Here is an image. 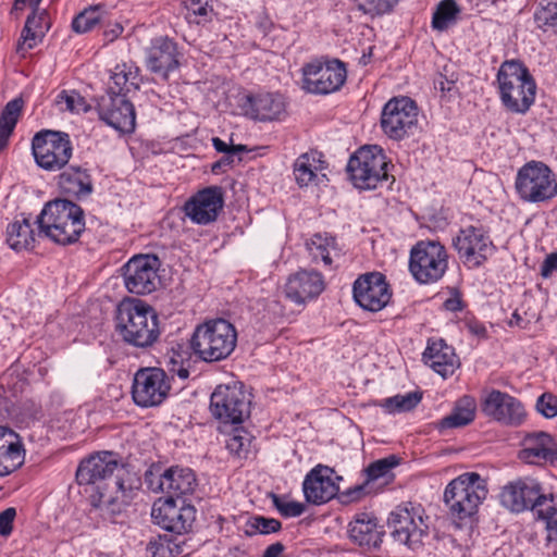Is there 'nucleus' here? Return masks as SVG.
Masks as SVG:
<instances>
[{
	"label": "nucleus",
	"instance_id": "1",
	"mask_svg": "<svg viewBox=\"0 0 557 557\" xmlns=\"http://www.w3.org/2000/svg\"><path fill=\"white\" fill-rule=\"evenodd\" d=\"M123 465L115 454L99 451L84 458L76 470V482L89 488L90 502L104 516L121 513L133 498L132 486H125Z\"/></svg>",
	"mask_w": 557,
	"mask_h": 557
},
{
	"label": "nucleus",
	"instance_id": "2",
	"mask_svg": "<svg viewBox=\"0 0 557 557\" xmlns=\"http://www.w3.org/2000/svg\"><path fill=\"white\" fill-rule=\"evenodd\" d=\"M115 330L128 345L151 347L160 336L156 310L140 299H125L116 308Z\"/></svg>",
	"mask_w": 557,
	"mask_h": 557
},
{
	"label": "nucleus",
	"instance_id": "3",
	"mask_svg": "<svg viewBox=\"0 0 557 557\" xmlns=\"http://www.w3.org/2000/svg\"><path fill=\"white\" fill-rule=\"evenodd\" d=\"M500 102L506 111L524 115L535 102L536 82L519 60L504 61L496 75Z\"/></svg>",
	"mask_w": 557,
	"mask_h": 557
},
{
	"label": "nucleus",
	"instance_id": "4",
	"mask_svg": "<svg viewBox=\"0 0 557 557\" xmlns=\"http://www.w3.org/2000/svg\"><path fill=\"white\" fill-rule=\"evenodd\" d=\"M40 232L61 246L73 245L85 232L84 210L73 201L55 199L48 202L37 216Z\"/></svg>",
	"mask_w": 557,
	"mask_h": 557
},
{
	"label": "nucleus",
	"instance_id": "5",
	"mask_svg": "<svg viewBox=\"0 0 557 557\" xmlns=\"http://www.w3.org/2000/svg\"><path fill=\"white\" fill-rule=\"evenodd\" d=\"M237 343L235 326L225 319H214L199 324L191 336L194 352L206 362L225 360Z\"/></svg>",
	"mask_w": 557,
	"mask_h": 557
},
{
	"label": "nucleus",
	"instance_id": "6",
	"mask_svg": "<svg viewBox=\"0 0 557 557\" xmlns=\"http://www.w3.org/2000/svg\"><path fill=\"white\" fill-rule=\"evenodd\" d=\"M488 493L485 480L476 472H465L451 480L444 491L450 515L465 520L474 516Z\"/></svg>",
	"mask_w": 557,
	"mask_h": 557
},
{
	"label": "nucleus",
	"instance_id": "7",
	"mask_svg": "<svg viewBox=\"0 0 557 557\" xmlns=\"http://www.w3.org/2000/svg\"><path fill=\"white\" fill-rule=\"evenodd\" d=\"M388 528L395 542L416 549L429 535V517L420 504L404 503L389 513Z\"/></svg>",
	"mask_w": 557,
	"mask_h": 557
},
{
	"label": "nucleus",
	"instance_id": "8",
	"mask_svg": "<svg viewBox=\"0 0 557 557\" xmlns=\"http://www.w3.org/2000/svg\"><path fill=\"white\" fill-rule=\"evenodd\" d=\"M388 164L384 151L379 146L362 147L347 164V172L354 186L359 189H375L388 180Z\"/></svg>",
	"mask_w": 557,
	"mask_h": 557
},
{
	"label": "nucleus",
	"instance_id": "9",
	"mask_svg": "<svg viewBox=\"0 0 557 557\" xmlns=\"http://www.w3.org/2000/svg\"><path fill=\"white\" fill-rule=\"evenodd\" d=\"M448 268L445 246L436 240H420L410 250L409 271L421 284L440 281Z\"/></svg>",
	"mask_w": 557,
	"mask_h": 557
},
{
	"label": "nucleus",
	"instance_id": "10",
	"mask_svg": "<svg viewBox=\"0 0 557 557\" xmlns=\"http://www.w3.org/2000/svg\"><path fill=\"white\" fill-rule=\"evenodd\" d=\"M250 394L239 382L218 385L210 397L212 416L223 423H242L250 414Z\"/></svg>",
	"mask_w": 557,
	"mask_h": 557
},
{
	"label": "nucleus",
	"instance_id": "11",
	"mask_svg": "<svg viewBox=\"0 0 557 557\" xmlns=\"http://www.w3.org/2000/svg\"><path fill=\"white\" fill-rule=\"evenodd\" d=\"M516 190L528 202H543L557 195V182L552 170L543 162L531 161L519 169Z\"/></svg>",
	"mask_w": 557,
	"mask_h": 557
},
{
	"label": "nucleus",
	"instance_id": "12",
	"mask_svg": "<svg viewBox=\"0 0 557 557\" xmlns=\"http://www.w3.org/2000/svg\"><path fill=\"white\" fill-rule=\"evenodd\" d=\"M418 126V107L408 97L393 98L387 101L381 114V127L384 134L395 140L413 134Z\"/></svg>",
	"mask_w": 557,
	"mask_h": 557
},
{
	"label": "nucleus",
	"instance_id": "13",
	"mask_svg": "<svg viewBox=\"0 0 557 557\" xmlns=\"http://www.w3.org/2000/svg\"><path fill=\"white\" fill-rule=\"evenodd\" d=\"M459 259L469 269L481 267L495 251L488 232L481 225H469L453 240Z\"/></svg>",
	"mask_w": 557,
	"mask_h": 557
},
{
	"label": "nucleus",
	"instance_id": "14",
	"mask_svg": "<svg viewBox=\"0 0 557 557\" xmlns=\"http://www.w3.org/2000/svg\"><path fill=\"white\" fill-rule=\"evenodd\" d=\"M347 78L344 62L335 59L325 63L315 61L302 67V88L317 95H327L341 89Z\"/></svg>",
	"mask_w": 557,
	"mask_h": 557
},
{
	"label": "nucleus",
	"instance_id": "15",
	"mask_svg": "<svg viewBox=\"0 0 557 557\" xmlns=\"http://www.w3.org/2000/svg\"><path fill=\"white\" fill-rule=\"evenodd\" d=\"M161 261L156 255H137L123 267L126 289L136 295H148L160 285Z\"/></svg>",
	"mask_w": 557,
	"mask_h": 557
},
{
	"label": "nucleus",
	"instance_id": "16",
	"mask_svg": "<svg viewBox=\"0 0 557 557\" xmlns=\"http://www.w3.org/2000/svg\"><path fill=\"white\" fill-rule=\"evenodd\" d=\"M170 389V380L163 369L141 368L134 375L132 396L139 407H156L164 401Z\"/></svg>",
	"mask_w": 557,
	"mask_h": 557
},
{
	"label": "nucleus",
	"instance_id": "17",
	"mask_svg": "<svg viewBox=\"0 0 557 557\" xmlns=\"http://www.w3.org/2000/svg\"><path fill=\"white\" fill-rule=\"evenodd\" d=\"M71 156L69 134L51 129L37 132V166L47 171H59L70 161Z\"/></svg>",
	"mask_w": 557,
	"mask_h": 557
},
{
	"label": "nucleus",
	"instance_id": "18",
	"mask_svg": "<svg viewBox=\"0 0 557 557\" xmlns=\"http://www.w3.org/2000/svg\"><path fill=\"white\" fill-rule=\"evenodd\" d=\"M151 518L162 529L183 534L191 529L196 519V509L193 505L186 504L185 499L168 497L153 504Z\"/></svg>",
	"mask_w": 557,
	"mask_h": 557
},
{
	"label": "nucleus",
	"instance_id": "19",
	"mask_svg": "<svg viewBox=\"0 0 557 557\" xmlns=\"http://www.w3.org/2000/svg\"><path fill=\"white\" fill-rule=\"evenodd\" d=\"M399 463V458L391 455L369 465L364 470V481L342 494L344 502H359L364 496L376 494L394 479L392 469Z\"/></svg>",
	"mask_w": 557,
	"mask_h": 557
},
{
	"label": "nucleus",
	"instance_id": "20",
	"mask_svg": "<svg viewBox=\"0 0 557 557\" xmlns=\"http://www.w3.org/2000/svg\"><path fill=\"white\" fill-rule=\"evenodd\" d=\"M355 301L364 310L377 312L389 302L392 292L385 276L380 272L360 275L354 283Z\"/></svg>",
	"mask_w": 557,
	"mask_h": 557
},
{
	"label": "nucleus",
	"instance_id": "21",
	"mask_svg": "<svg viewBox=\"0 0 557 557\" xmlns=\"http://www.w3.org/2000/svg\"><path fill=\"white\" fill-rule=\"evenodd\" d=\"M224 206L223 190L220 186H208L193 195L183 207L191 222L207 225L214 222Z\"/></svg>",
	"mask_w": 557,
	"mask_h": 557
},
{
	"label": "nucleus",
	"instance_id": "22",
	"mask_svg": "<svg viewBox=\"0 0 557 557\" xmlns=\"http://www.w3.org/2000/svg\"><path fill=\"white\" fill-rule=\"evenodd\" d=\"M97 111L101 121L120 133H132L135 129V108L124 95L101 96Z\"/></svg>",
	"mask_w": 557,
	"mask_h": 557
},
{
	"label": "nucleus",
	"instance_id": "23",
	"mask_svg": "<svg viewBox=\"0 0 557 557\" xmlns=\"http://www.w3.org/2000/svg\"><path fill=\"white\" fill-rule=\"evenodd\" d=\"M541 485L533 480H518L505 485L499 498L504 507L512 512L531 509L534 513L535 504L545 498Z\"/></svg>",
	"mask_w": 557,
	"mask_h": 557
},
{
	"label": "nucleus",
	"instance_id": "24",
	"mask_svg": "<svg viewBox=\"0 0 557 557\" xmlns=\"http://www.w3.org/2000/svg\"><path fill=\"white\" fill-rule=\"evenodd\" d=\"M333 473L332 468L322 465L315 466L307 473L302 482V491L309 504L322 505L337 495L339 487L332 479Z\"/></svg>",
	"mask_w": 557,
	"mask_h": 557
},
{
	"label": "nucleus",
	"instance_id": "25",
	"mask_svg": "<svg viewBox=\"0 0 557 557\" xmlns=\"http://www.w3.org/2000/svg\"><path fill=\"white\" fill-rule=\"evenodd\" d=\"M483 411L494 420L507 425L521 424L525 416L522 404L500 391H493L487 395L483 403Z\"/></svg>",
	"mask_w": 557,
	"mask_h": 557
},
{
	"label": "nucleus",
	"instance_id": "26",
	"mask_svg": "<svg viewBox=\"0 0 557 557\" xmlns=\"http://www.w3.org/2000/svg\"><path fill=\"white\" fill-rule=\"evenodd\" d=\"M324 289V280L317 271L300 270L287 278L284 293L290 301L302 305L317 298Z\"/></svg>",
	"mask_w": 557,
	"mask_h": 557
},
{
	"label": "nucleus",
	"instance_id": "27",
	"mask_svg": "<svg viewBox=\"0 0 557 557\" xmlns=\"http://www.w3.org/2000/svg\"><path fill=\"white\" fill-rule=\"evenodd\" d=\"M519 458L530 465L557 462V448L553 436L542 431L528 433L522 440Z\"/></svg>",
	"mask_w": 557,
	"mask_h": 557
},
{
	"label": "nucleus",
	"instance_id": "28",
	"mask_svg": "<svg viewBox=\"0 0 557 557\" xmlns=\"http://www.w3.org/2000/svg\"><path fill=\"white\" fill-rule=\"evenodd\" d=\"M178 51L176 44L168 37H158L151 41L147 53V66L154 73L161 75L164 79L169 73L176 70L180 65Z\"/></svg>",
	"mask_w": 557,
	"mask_h": 557
},
{
	"label": "nucleus",
	"instance_id": "29",
	"mask_svg": "<svg viewBox=\"0 0 557 557\" xmlns=\"http://www.w3.org/2000/svg\"><path fill=\"white\" fill-rule=\"evenodd\" d=\"M383 534L384 532L377 525V519L367 512L356 515L348 525L349 540L367 552L381 546Z\"/></svg>",
	"mask_w": 557,
	"mask_h": 557
},
{
	"label": "nucleus",
	"instance_id": "30",
	"mask_svg": "<svg viewBox=\"0 0 557 557\" xmlns=\"http://www.w3.org/2000/svg\"><path fill=\"white\" fill-rule=\"evenodd\" d=\"M422 358L426 366L444 379L453 375L460 366L455 349L448 346L444 339L429 341Z\"/></svg>",
	"mask_w": 557,
	"mask_h": 557
},
{
	"label": "nucleus",
	"instance_id": "31",
	"mask_svg": "<svg viewBox=\"0 0 557 557\" xmlns=\"http://www.w3.org/2000/svg\"><path fill=\"white\" fill-rule=\"evenodd\" d=\"M197 486V479L189 468L171 467L163 472L159 480V487L169 497L182 499L185 495L194 493Z\"/></svg>",
	"mask_w": 557,
	"mask_h": 557
},
{
	"label": "nucleus",
	"instance_id": "32",
	"mask_svg": "<svg viewBox=\"0 0 557 557\" xmlns=\"http://www.w3.org/2000/svg\"><path fill=\"white\" fill-rule=\"evenodd\" d=\"M247 114L259 121L278 120L285 112V102L280 94H258L247 96L244 104Z\"/></svg>",
	"mask_w": 557,
	"mask_h": 557
},
{
	"label": "nucleus",
	"instance_id": "33",
	"mask_svg": "<svg viewBox=\"0 0 557 557\" xmlns=\"http://www.w3.org/2000/svg\"><path fill=\"white\" fill-rule=\"evenodd\" d=\"M141 78L138 67L131 64H119L111 75V83L108 86L107 96L127 95L139 89Z\"/></svg>",
	"mask_w": 557,
	"mask_h": 557
},
{
	"label": "nucleus",
	"instance_id": "34",
	"mask_svg": "<svg viewBox=\"0 0 557 557\" xmlns=\"http://www.w3.org/2000/svg\"><path fill=\"white\" fill-rule=\"evenodd\" d=\"M306 248L309 251L312 261L323 262L325 267L332 268L334 261L341 257V250L335 237L326 233L313 234L307 242Z\"/></svg>",
	"mask_w": 557,
	"mask_h": 557
},
{
	"label": "nucleus",
	"instance_id": "35",
	"mask_svg": "<svg viewBox=\"0 0 557 557\" xmlns=\"http://www.w3.org/2000/svg\"><path fill=\"white\" fill-rule=\"evenodd\" d=\"M34 230L30 218L21 214L7 227V243L16 250H33L34 248Z\"/></svg>",
	"mask_w": 557,
	"mask_h": 557
},
{
	"label": "nucleus",
	"instance_id": "36",
	"mask_svg": "<svg viewBox=\"0 0 557 557\" xmlns=\"http://www.w3.org/2000/svg\"><path fill=\"white\" fill-rule=\"evenodd\" d=\"M322 157L321 152L310 150L295 160L294 175L300 187L308 186L317 177V172L325 169Z\"/></svg>",
	"mask_w": 557,
	"mask_h": 557
},
{
	"label": "nucleus",
	"instance_id": "37",
	"mask_svg": "<svg viewBox=\"0 0 557 557\" xmlns=\"http://www.w3.org/2000/svg\"><path fill=\"white\" fill-rule=\"evenodd\" d=\"M60 188L77 198L88 196L92 191L90 175L81 168H69L59 176Z\"/></svg>",
	"mask_w": 557,
	"mask_h": 557
},
{
	"label": "nucleus",
	"instance_id": "38",
	"mask_svg": "<svg viewBox=\"0 0 557 557\" xmlns=\"http://www.w3.org/2000/svg\"><path fill=\"white\" fill-rule=\"evenodd\" d=\"M476 412L475 399L471 396H462L456 403L451 412L444 417L440 423V429H455L470 424Z\"/></svg>",
	"mask_w": 557,
	"mask_h": 557
},
{
	"label": "nucleus",
	"instance_id": "39",
	"mask_svg": "<svg viewBox=\"0 0 557 557\" xmlns=\"http://www.w3.org/2000/svg\"><path fill=\"white\" fill-rule=\"evenodd\" d=\"M23 108V100L15 98L9 101L0 114V151H3L9 144L14 127L18 121Z\"/></svg>",
	"mask_w": 557,
	"mask_h": 557
},
{
	"label": "nucleus",
	"instance_id": "40",
	"mask_svg": "<svg viewBox=\"0 0 557 557\" xmlns=\"http://www.w3.org/2000/svg\"><path fill=\"white\" fill-rule=\"evenodd\" d=\"M534 515L546 523L547 540L557 541V496L549 494L535 504Z\"/></svg>",
	"mask_w": 557,
	"mask_h": 557
},
{
	"label": "nucleus",
	"instance_id": "41",
	"mask_svg": "<svg viewBox=\"0 0 557 557\" xmlns=\"http://www.w3.org/2000/svg\"><path fill=\"white\" fill-rule=\"evenodd\" d=\"M422 399L419 392H410L405 395H395L376 403L387 413L406 412L414 409Z\"/></svg>",
	"mask_w": 557,
	"mask_h": 557
},
{
	"label": "nucleus",
	"instance_id": "42",
	"mask_svg": "<svg viewBox=\"0 0 557 557\" xmlns=\"http://www.w3.org/2000/svg\"><path fill=\"white\" fill-rule=\"evenodd\" d=\"M103 5H91L78 13L72 21V29L77 34L91 30L97 24L103 22Z\"/></svg>",
	"mask_w": 557,
	"mask_h": 557
},
{
	"label": "nucleus",
	"instance_id": "43",
	"mask_svg": "<svg viewBox=\"0 0 557 557\" xmlns=\"http://www.w3.org/2000/svg\"><path fill=\"white\" fill-rule=\"evenodd\" d=\"M460 12L455 0H443L438 3L432 17V27L436 30H445L456 22Z\"/></svg>",
	"mask_w": 557,
	"mask_h": 557
},
{
	"label": "nucleus",
	"instance_id": "44",
	"mask_svg": "<svg viewBox=\"0 0 557 557\" xmlns=\"http://www.w3.org/2000/svg\"><path fill=\"white\" fill-rule=\"evenodd\" d=\"M25 459V450L22 443L14 447L0 448V476H5L18 469Z\"/></svg>",
	"mask_w": 557,
	"mask_h": 557
},
{
	"label": "nucleus",
	"instance_id": "45",
	"mask_svg": "<svg viewBox=\"0 0 557 557\" xmlns=\"http://www.w3.org/2000/svg\"><path fill=\"white\" fill-rule=\"evenodd\" d=\"M534 20L543 32L557 35V2L541 5L534 13Z\"/></svg>",
	"mask_w": 557,
	"mask_h": 557
},
{
	"label": "nucleus",
	"instance_id": "46",
	"mask_svg": "<svg viewBox=\"0 0 557 557\" xmlns=\"http://www.w3.org/2000/svg\"><path fill=\"white\" fill-rule=\"evenodd\" d=\"M57 103L60 106L61 110H66L72 113L88 112L90 110V106L87 104L85 98L74 90L61 91L57 97Z\"/></svg>",
	"mask_w": 557,
	"mask_h": 557
},
{
	"label": "nucleus",
	"instance_id": "47",
	"mask_svg": "<svg viewBox=\"0 0 557 557\" xmlns=\"http://www.w3.org/2000/svg\"><path fill=\"white\" fill-rule=\"evenodd\" d=\"M182 2L187 11L189 22L200 24L208 21L212 13V7L209 5L208 0H182Z\"/></svg>",
	"mask_w": 557,
	"mask_h": 557
},
{
	"label": "nucleus",
	"instance_id": "48",
	"mask_svg": "<svg viewBox=\"0 0 557 557\" xmlns=\"http://www.w3.org/2000/svg\"><path fill=\"white\" fill-rule=\"evenodd\" d=\"M354 2L364 14L377 16L391 12L398 0H354Z\"/></svg>",
	"mask_w": 557,
	"mask_h": 557
},
{
	"label": "nucleus",
	"instance_id": "49",
	"mask_svg": "<svg viewBox=\"0 0 557 557\" xmlns=\"http://www.w3.org/2000/svg\"><path fill=\"white\" fill-rule=\"evenodd\" d=\"M177 350L172 348L171 351L166 354L165 359L168 366H171L169 369L170 372L185 380L189 375L188 369L183 366L187 351L184 350L182 345H177Z\"/></svg>",
	"mask_w": 557,
	"mask_h": 557
},
{
	"label": "nucleus",
	"instance_id": "50",
	"mask_svg": "<svg viewBox=\"0 0 557 557\" xmlns=\"http://www.w3.org/2000/svg\"><path fill=\"white\" fill-rule=\"evenodd\" d=\"M273 506L285 518L299 517L305 511V505L298 502L284 500L276 494H272Z\"/></svg>",
	"mask_w": 557,
	"mask_h": 557
},
{
	"label": "nucleus",
	"instance_id": "51",
	"mask_svg": "<svg viewBox=\"0 0 557 557\" xmlns=\"http://www.w3.org/2000/svg\"><path fill=\"white\" fill-rule=\"evenodd\" d=\"M35 20V7H33L30 14L27 16L25 26L21 34V40L17 42L16 51L22 55L25 54L29 49L34 47L33 41L35 40V32L32 25Z\"/></svg>",
	"mask_w": 557,
	"mask_h": 557
},
{
	"label": "nucleus",
	"instance_id": "52",
	"mask_svg": "<svg viewBox=\"0 0 557 557\" xmlns=\"http://www.w3.org/2000/svg\"><path fill=\"white\" fill-rule=\"evenodd\" d=\"M249 445L250 440L247 434L238 430H236L226 440V448L228 451L238 457H242L245 453H247Z\"/></svg>",
	"mask_w": 557,
	"mask_h": 557
},
{
	"label": "nucleus",
	"instance_id": "53",
	"mask_svg": "<svg viewBox=\"0 0 557 557\" xmlns=\"http://www.w3.org/2000/svg\"><path fill=\"white\" fill-rule=\"evenodd\" d=\"M250 527L255 532L260 534H270L278 532L282 528V523L274 518H267L263 516H256L250 520Z\"/></svg>",
	"mask_w": 557,
	"mask_h": 557
},
{
	"label": "nucleus",
	"instance_id": "54",
	"mask_svg": "<svg viewBox=\"0 0 557 557\" xmlns=\"http://www.w3.org/2000/svg\"><path fill=\"white\" fill-rule=\"evenodd\" d=\"M536 410L545 418L557 416V396L552 393H543L536 400Z\"/></svg>",
	"mask_w": 557,
	"mask_h": 557
},
{
	"label": "nucleus",
	"instance_id": "55",
	"mask_svg": "<svg viewBox=\"0 0 557 557\" xmlns=\"http://www.w3.org/2000/svg\"><path fill=\"white\" fill-rule=\"evenodd\" d=\"M16 517V509L9 507L0 512V536L8 537L13 531V522Z\"/></svg>",
	"mask_w": 557,
	"mask_h": 557
},
{
	"label": "nucleus",
	"instance_id": "56",
	"mask_svg": "<svg viewBox=\"0 0 557 557\" xmlns=\"http://www.w3.org/2000/svg\"><path fill=\"white\" fill-rule=\"evenodd\" d=\"M151 557H173L170 542L165 540L151 541L147 547Z\"/></svg>",
	"mask_w": 557,
	"mask_h": 557
},
{
	"label": "nucleus",
	"instance_id": "57",
	"mask_svg": "<svg viewBox=\"0 0 557 557\" xmlns=\"http://www.w3.org/2000/svg\"><path fill=\"white\" fill-rule=\"evenodd\" d=\"M20 443L21 438L17 433L7 426L0 425V448L14 447V445Z\"/></svg>",
	"mask_w": 557,
	"mask_h": 557
},
{
	"label": "nucleus",
	"instance_id": "58",
	"mask_svg": "<svg viewBox=\"0 0 557 557\" xmlns=\"http://www.w3.org/2000/svg\"><path fill=\"white\" fill-rule=\"evenodd\" d=\"M234 163V158L231 153L224 154L220 160L215 161L211 165V171L214 174L222 173L226 170V168H231Z\"/></svg>",
	"mask_w": 557,
	"mask_h": 557
},
{
	"label": "nucleus",
	"instance_id": "59",
	"mask_svg": "<svg viewBox=\"0 0 557 557\" xmlns=\"http://www.w3.org/2000/svg\"><path fill=\"white\" fill-rule=\"evenodd\" d=\"M557 270V252L549 255L541 267V274L548 277L553 271Z\"/></svg>",
	"mask_w": 557,
	"mask_h": 557
},
{
	"label": "nucleus",
	"instance_id": "60",
	"mask_svg": "<svg viewBox=\"0 0 557 557\" xmlns=\"http://www.w3.org/2000/svg\"><path fill=\"white\" fill-rule=\"evenodd\" d=\"M51 27V18L47 11H44L37 16V38L39 35H44Z\"/></svg>",
	"mask_w": 557,
	"mask_h": 557
},
{
	"label": "nucleus",
	"instance_id": "61",
	"mask_svg": "<svg viewBox=\"0 0 557 557\" xmlns=\"http://www.w3.org/2000/svg\"><path fill=\"white\" fill-rule=\"evenodd\" d=\"M284 549L285 546L281 542L273 543L265 548L262 557H280Z\"/></svg>",
	"mask_w": 557,
	"mask_h": 557
},
{
	"label": "nucleus",
	"instance_id": "62",
	"mask_svg": "<svg viewBox=\"0 0 557 557\" xmlns=\"http://www.w3.org/2000/svg\"><path fill=\"white\" fill-rule=\"evenodd\" d=\"M123 33V26L119 23L112 25L103 32V36L108 41H113Z\"/></svg>",
	"mask_w": 557,
	"mask_h": 557
},
{
	"label": "nucleus",
	"instance_id": "63",
	"mask_svg": "<svg viewBox=\"0 0 557 557\" xmlns=\"http://www.w3.org/2000/svg\"><path fill=\"white\" fill-rule=\"evenodd\" d=\"M212 145L214 149L219 152H222L224 154H227L231 152V146H228L224 140H222L219 137L212 138Z\"/></svg>",
	"mask_w": 557,
	"mask_h": 557
},
{
	"label": "nucleus",
	"instance_id": "64",
	"mask_svg": "<svg viewBox=\"0 0 557 557\" xmlns=\"http://www.w3.org/2000/svg\"><path fill=\"white\" fill-rule=\"evenodd\" d=\"M455 83L453 81H448L441 76V78L435 82V88L440 89L441 91H450L454 87Z\"/></svg>",
	"mask_w": 557,
	"mask_h": 557
}]
</instances>
